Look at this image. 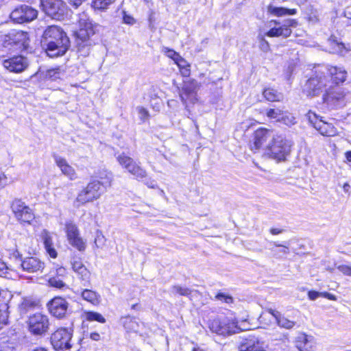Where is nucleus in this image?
<instances>
[{
  "instance_id": "obj_14",
  "label": "nucleus",
  "mask_w": 351,
  "mask_h": 351,
  "mask_svg": "<svg viewBox=\"0 0 351 351\" xmlns=\"http://www.w3.org/2000/svg\"><path fill=\"white\" fill-rule=\"evenodd\" d=\"M65 229L69 243L79 251H84L86 243L80 237V232L77 226L73 222H67L65 225Z\"/></svg>"
},
{
  "instance_id": "obj_16",
  "label": "nucleus",
  "mask_w": 351,
  "mask_h": 351,
  "mask_svg": "<svg viewBox=\"0 0 351 351\" xmlns=\"http://www.w3.org/2000/svg\"><path fill=\"white\" fill-rule=\"evenodd\" d=\"M47 306L51 315L61 319L66 315L69 304L64 298L55 297L47 303Z\"/></svg>"
},
{
  "instance_id": "obj_4",
  "label": "nucleus",
  "mask_w": 351,
  "mask_h": 351,
  "mask_svg": "<svg viewBox=\"0 0 351 351\" xmlns=\"http://www.w3.org/2000/svg\"><path fill=\"white\" fill-rule=\"evenodd\" d=\"M111 180V175H110V176H106V180L102 182L99 180H93L89 182L86 187L79 193L74 202L75 206L79 208L87 202L99 198L105 192L106 187L110 185Z\"/></svg>"
},
{
  "instance_id": "obj_49",
  "label": "nucleus",
  "mask_w": 351,
  "mask_h": 351,
  "mask_svg": "<svg viewBox=\"0 0 351 351\" xmlns=\"http://www.w3.org/2000/svg\"><path fill=\"white\" fill-rule=\"evenodd\" d=\"M337 269L344 275L351 276V264L350 265H340Z\"/></svg>"
},
{
  "instance_id": "obj_52",
  "label": "nucleus",
  "mask_w": 351,
  "mask_h": 351,
  "mask_svg": "<svg viewBox=\"0 0 351 351\" xmlns=\"http://www.w3.org/2000/svg\"><path fill=\"white\" fill-rule=\"evenodd\" d=\"M71 266L73 271L75 273L76 271L81 269V267H84V265L80 260L73 259L71 262Z\"/></svg>"
},
{
  "instance_id": "obj_51",
  "label": "nucleus",
  "mask_w": 351,
  "mask_h": 351,
  "mask_svg": "<svg viewBox=\"0 0 351 351\" xmlns=\"http://www.w3.org/2000/svg\"><path fill=\"white\" fill-rule=\"evenodd\" d=\"M137 111L139 114V117L142 121L146 120L149 117V112L143 107H137Z\"/></svg>"
},
{
  "instance_id": "obj_60",
  "label": "nucleus",
  "mask_w": 351,
  "mask_h": 351,
  "mask_svg": "<svg viewBox=\"0 0 351 351\" xmlns=\"http://www.w3.org/2000/svg\"><path fill=\"white\" fill-rule=\"evenodd\" d=\"M7 269L8 267L6 264L0 260V274H5Z\"/></svg>"
},
{
  "instance_id": "obj_23",
  "label": "nucleus",
  "mask_w": 351,
  "mask_h": 351,
  "mask_svg": "<svg viewBox=\"0 0 351 351\" xmlns=\"http://www.w3.org/2000/svg\"><path fill=\"white\" fill-rule=\"evenodd\" d=\"M271 131L265 128H260L255 131L254 134L253 145H251L252 150L260 149L267 139L271 137Z\"/></svg>"
},
{
  "instance_id": "obj_1",
  "label": "nucleus",
  "mask_w": 351,
  "mask_h": 351,
  "mask_svg": "<svg viewBox=\"0 0 351 351\" xmlns=\"http://www.w3.org/2000/svg\"><path fill=\"white\" fill-rule=\"evenodd\" d=\"M40 43L47 56L50 58L64 56L70 47V40L66 34L57 25L47 27Z\"/></svg>"
},
{
  "instance_id": "obj_54",
  "label": "nucleus",
  "mask_w": 351,
  "mask_h": 351,
  "mask_svg": "<svg viewBox=\"0 0 351 351\" xmlns=\"http://www.w3.org/2000/svg\"><path fill=\"white\" fill-rule=\"evenodd\" d=\"M260 48L263 51H267L269 49V43L264 38L263 36L260 37Z\"/></svg>"
},
{
  "instance_id": "obj_38",
  "label": "nucleus",
  "mask_w": 351,
  "mask_h": 351,
  "mask_svg": "<svg viewBox=\"0 0 351 351\" xmlns=\"http://www.w3.org/2000/svg\"><path fill=\"white\" fill-rule=\"evenodd\" d=\"M34 214L32 212V210L29 207L23 206V225L25 223L34 224Z\"/></svg>"
},
{
  "instance_id": "obj_19",
  "label": "nucleus",
  "mask_w": 351,
  "mask_h": 351,
  "mask_svg": "<svg viewBox=\"0 0 351 351\" xmlns=\"http://www.w3.org/2000/svg\"><path fill=\"white\" fill-rule=\"evenodd\" d=\"M53 157L56 165L65 176L68 177L71 180L77 178V174L75 169L68 163L65 158L57 154H54Z\"/></svg>"
},
{
  "instance_id": "obj_55",
  "label": "nucleus",
  "mask_w": 351,
  "mask_h": 351,
  "mask_svg": "<svg viewBox=\"0 0 351 351\" xmlns=\"http://www.w3.org/2000/svg\"><path fill=\"white\" fill-rule=\"evenodd\" d=\"M319 296H322V293L316 291H309L308 292V297L309 300H315L317 298H318Z\"/></svg>"
},
{
  "instance_id": "obj_5",
  "label": "nucleus",
  "mask_w": 351,
  "mask_h": 351,
  "mask_svg": "<svg viewBox=\"0 0 351 351\" xmlns=\"http://www.w3.org/2000/svg\"><path fill=\"white\" fill-rule=\"evenodd\" d=\"M208 328L212 332L223 336L230 335L241 331L238 322L233 315L219 316L210 320Z\"/></svg>"
},
{
  "instance_id": "obj_25",
  "label": "nucleus",
  "mask_w": 351,
  "mask_h": 351,
  "mask_svg": "<svg viewBox=\"0 0 351 351\" xmlns=\"http://www.w3.org/2000/svg\"><path fill=\"white\" fill-rule=\"evenodd\" d=\"M43 268L44 263L36 257H28L23 260V271L37 272Z\"/></svg>"
},
{
  "instance_id": "obj_44",
  "label": "nucleus",
  "mask_w": 351,
  "mask_h": 351,
  "mask_svg": "<svg viewBox=\"0 0 351 351\" xmlns=\"http://www.w3.org/2000/svg\"><path fill=\"white\" fill-rule=\"evenodd\" d=\"M215 298L226 304H231L234 300L231 295L221 292L215 295Z\"/></svg>"
},
{
  "instance_id": "obj_59",
  "label": "nucleus",
  "mask_w": 351,
  "mask_h": 351,
  "mask_svg": "<svg viewBox=\"0 0 351 351\" xmlns=\"http://www.w3.org/2000/svg\"><path fill=\"white\" fill-rule=\"evenodd\" d=\"M285 230L283 229L275 228H272L269 230L270 233L272 234L273 235L279 234L280 233H282Z\"/></svg>"
},
{
  "instance_id": "obj_27",
  "label": "nucleus",
  "mask_w": 351,
  "mask_h": 351,
  "mask_svg": "<svg viewBox=\"0 0 351 351\" xmlns=\"http://www.w3.org/2000/svg\"><path fill=\"white\" fill-rule=\"evenodd\" d=\"M80 295L84 300L92 304L93 305H98L101 302V295L99 293L86 287L82 289Z\"/></svg>"
},
{
  "instance_id": "obj_61",
  "label": "nucleus",
  "mask_w": 351,
  "mask_h": 351,
  "mask_svg": "<svg viewBox=\"0 0 351 351\" xmlns=\"http://www.w3.org/2000/svg\"><path fill=\"white\" fill-rule=\"evenodd\" d=\"M322 296H324L330 300H337L335 295H334L333 294H331L330 293H327V292L322 293Z\"/></svg>"
},
{
  "instance_id": "obj_12",
  "label": "nucleus",
  "mask_w": 351,
  "mask_h": 351,
  "mask_svg": "<svg viewBox=\"0 0 351 351\" xmlns=\"http://www.w3.org/2000/svg\"><path fill=\"white\" fill-rule=\"evenodd\" d=\"M45 13L51 18L60 20L66 13V5L62 0H40Z\"/></svg>"
},
{
  "instance_id": "obj_48",
  "label": "nucleus",
  "mask_w": 351,
  "mask_h": 351,
  "mask_svg": "<svg viewBox=\"0 0 351 351\" xmlns=\"http://www.w3.org/2000/svg\"><path fill=\"white\" fill-rule=\"evenodd\" d=\"M29 40H30V38H29V34L27 32L23 31V51L27 50L29 52H31L32 51L33 48L30 47L28 43V42H29Z\"/></svg>"
},
{
  "instance_id": "obj_36",
  "label": "nucleus",
  "mask_w": 351,
  "mask_h": 351,
  "mask_svg": "<svg viewBox=\"0 0 351 351\" xmlns=\"http://www.w3.org/2000/svg\"><path fill=\"white\" fill-rule=\"evenodd\" d=\"M85 317L89 322L96 321L102 324L106 322V319L97 312L87 311L85 313Z\"/></svg>"
},
{
  "instance_id": "obj_2",
  "label": "nucleus",
  "mask_w": 351,
  "mask_h": 351,
  "mask_svg": "<svg viewBox=\"0 0 351 351\" xmlns=\"http://www.w3.org/2000/svg\"><path fill=\"white\" fill-rule=\"evenodd\" d=\"M79 24L80 29L75 32V47L80 56L86 57L90 53L93 45L96 44L95 37L96 26L91 21L86 19L84 13L80 16Z\"/></svg>"
},
{
  "instance_id": "obj_15",
  "label": "nucleus",
  "mask_w": 351,
  "mask_h": 351,
  "mask_svg": "<svg viewBox=\"0 0 351 351\" xmlns=\"http://www.w3.org/2000/svg\"><path fill=\"white\" fill-rule=\"evenodd\" d=\"M298 25V21L295 19H289L283 21L281 25L278 27H273L265 34L269 37H282L287 38L291 33V27Z\"/></svg>"
},
{
  "instance_id": "obj_20",
  "label": "nucleus",
  "mask_w": 351,
  "mask_h": 351,
  "mask_svg": "<svg viewBox=\"0 0 351 351\" xmlns=\"http://www.w3.org/2000/svg\"><path fill=\"white\" fill-rule=\"evenodd\" d=\"M295 346L300 351H313L315 346L313 336L300 333L296 337Z\"/></svg>"
},
{
  "instance_id": "obj_62",
  "label": "nucleus",
  "mask_w": 351,
  "mask_h": 351,
  "mask_svg": "<svg viewBox=\"0 0 351 351\" xmlns=\"http://www.w3.org/2000/svg\"><path fill=\"white\" fill-rule=\"evenodd\" d=\"M90 337L93 341H99L100 339V335L97 332H92Z\"/></svg>"
},
{
  "instance_id": "obj_50",
  "label": "nucleus",
  "mask_w": 351,
  "mask_h": 351,
  "mask_svg": "<svg viewBox=\"0 0 351 351\" xmlns=\"http://www.w3.org/2000/svg\"><path fill=\"white\" fill-rule=\"evenodd\" d=\"M123 23L128 25H134L136 22L133 16L128 14L125 11H123Z\"/></svg>"
},
{
  "instance_id": "obj_39",
  "label": "nucleus",
  "mask_w": 351,
  "mask_h": 351,
  "mask_svg": "<svg viewBox=\"0 0 351 351\" xmlns=\"http://www.w3.org/2000/svg\"><path fill=\"white\" fill-rule=\"evenodd\" d=\"M11 208L15 217L20 221L22 219V201L21 199L14 200Z\"/></svg>"
},
{
  "instance_id": "obj_11",
  "label": "nucleus",
  "mask_w": 351,
  "mask_h": 351,
  "mask_svg": "<svg viewBox=\"0 0 351 351\" xmlns=\"http://www.w3.org/2000/svg\"><path fill=\"white\" fill-rule=\"evenodd\" d=\"M198 88V82L195 80H186L183 82L182 86L179 90V95L186 108L188 107V102L194 104L197 101Z\"/></svg>"
},
{
  "instance_id": "obj_30",
  "label": "nucleus",
  "mask_w": 351,
  "mask_h": 351,
  "mask_svg": "<svg viewBox=\"0 0 351 351\" xmlns=\"http://www.w3.org/2000/svg\"><path fill=\"white\" fill-rule=\"evenodd\" d=\"M75 274L82 287H90V272L85 266L81 267V269L76 271Z\"/></svg>"
},
{
  "instance_id": "obj_63",
  "label": "nucleus",
  "mask_w": 351,
  "mask_h": 351,
  "mask_svg": "<svg viewBox=\"0 0 351 351\" xmlns=\"http://www.w3.org/2000/svg\"><path fill=\"white\" fill-rule=\"evenodd\" d=\"M269 23V27H271L272 25H274V27H278V26L281 25L282 23H281L278 20H271Z\"/></svg>"
},
{
  "instance_id": "obj_26",
  "label": "nucleus",
  "mask_w": 351,
  "mask_h": 351,
  "mask_svg": "<svg viewBox=\"0 0 351 351\" xmlns=\"http://www.w3.org/2000/svg\"><path fill=\"white\" fill-rule=\"evenodd\" d=\"M3 66L11 72H22V56H18L12 58L5 60L3 62Z\"/></svg>"
},
{
  "instance_id": "obj_6",
  "label": "nucleus",
  "mask_w": 351,
  "mask_h": 351,
  "mask_svg": "<svg viewBox=\"0 0 351 351\" xmlns=\"http://www.w3.org/2000/svg\"><path fill=\"white\" fill-rule=\"evenodd\" d=\"M26 328L28 332L36 337H43L49 330L50 323L49 317L42 313L30 314L26 321Z\"/></svg>"
},
{
  "instance_id": "obj_47",
  "label": "nucleus",
  "mask_w": 351,
  "mask_h": 351,
  "mask_svg": "<svg viewBox=\"0 0 351 351\" xmlns=\"http://www.w3.org/2000/svg\"><path fill=\"white\" fill-rule=\"evenodd\" d=\"M38 305V302L30 298H23V309L34 308Z\"/></svg>"
},
{
  "instance_id": "obj_58",
  "label": "nucleus",
  "mask_w": 351,
  "mask_h": 351,
  "mask_svg": "<svg viewBox=\"0 0 351 351\" xmlns=\"http://www.w3.org/2000/svg\"><path fill=\"white\" fill-rule=\"evenodd\" d=\"M104 237L101 234H97L95 239V243L97 247H99L102 244Z\"/></svg>"
},
{
  "instance_id": "obj_41",
  "label": "nucleus",
  "mask_w": 351,
  "mask_h": 351,
  "mask_svg": "<svg viewBox=\"0 0 351 351\" xmlns=\"http://www.w3.org/2000/svg\"><path fill=\"white\" fill-rule=\"evenodd\" d=\"M10 17L14 23L19 24L22 23V8L14 9L11 12Z\"/></svg>"
},
{
  "instance_id": "obj_45",
  "label": "nucleus",
  "mask_w": 351,
  "mask_h": 351,
  "mask_svg": "<svg viewBox=\"0 0 351 351\" xmlns=\"http://www.w3.org/2000/svg\"><path fill=\"white\" fill-rule=\"evenodd\" d=\"M282 114V111L279 109H269L267 112V116L270 119H275L280 121Z\"/></svg>"
},
{
  "instance_id": "obj_57",
  "label": "nucleus",
  "mask_w": 351,
  "mask_h": 351,
  "mask_svg": "<svg viewBox=\"0 0 351 351\" xmlns=\"http://www.w3.org/2000/svg\"><path fill=\"white\" fill-rule=\"evenodd\" d=\"M145 180H144V183L149 187L152 189H154L157 187V183L155 180H152L151 178H147V176L144 178Z\"/></svg>"
},
{
  "instance_id": "obj_43",
  "label": "nucleus",
  "mask_w": 351,
  "mask_h": 351,
  "mask_svg": "<svg viewBox=\"0 0 351 351\" xmlns=\"http://www.w3.org/2000/svg\"><path fill=\"white\" fill-rule=\"evenodd\" d=\"M280 121H282L284 124L291 126L295 125L296 123L295 118L291 114H282Z\"/></svg>"
},
{
  "instance_id": "obj_64",
  "label": "nucleus",
  "mask_w": 351,
  "mask_h": 351,
  "mask_svg": "<svg viewBox=\"0 0 351 351\" xmlns=\"http://www.w3.org/2000/svg\"><path fill=\"white\" fill-rule=\"evenodd\" d=\"M344 16L348 19H351V8H347L343 12Z\"/></svg>"
},
{
  "instance_id": "obj_53",
  "label": "nucleus",
  "mask_w": 351,
  "mask_h": 351,
  "mask_svg": "<svg viewBox=\"0 0 351 351\" xmlns=\"http://www.w3.org/2000/svg\"><path fill=\"white\" fill-rule=\"evenodd\" d=\"M10 180L8 177L3 173H0V189L7 186Z\"/></svg>"
},
{
  "instance_id": "obj_7",
  "label": "nucleus",
  "mask_w": 351,
  "mask_h": 351,
  "mask_svg": "<svg viewBox=\"0 0 351 351\" xmlns=\"http://www.w3.org/2000/svg\"><path fill=\"white\" fill-rule=\"evenodd\" d=\"M292 145L293 142L290 139L283 135H276L269 148V155L277 161H284L290 154Z\"/></svg>"
},
{
  "instance_id": "obj_56",
  "label": "nucleus",
  "mask_w": 351,
  "mask_h": 351,
  "mask_svg": "<svg viewBox=\"0 0 351 351\" xmlns=\"http://www.w3.org/2000/svg\"><path fill=\"white\" fill-rule=\"evenodd\" d=\"M8 315L5 311H0V329L2 326L7 324Z\"/></svg>"
},
{
  "instance_id": "obj_28",
  "label": "nucleus",
  "mask_w": 351,
  "mask_h": 351,
  "mask_svg": "<svg viewBox=\"0 0 351 351\" xmlns=\"http://www.w3.org/2000/svg\"><path fill=\"white\" fill-rule=\"evenodd\" d=\"M121 323L127 332H137L139 328V324L136 319L131 316H125L121 318Z\"/></svg>"
},
{
  "instance_id": "obj_37",
  "label": "nucleus",
  "mask_w": 351,
  "mask_h": 351,
  "mask_svg": "<svg viewBox=\"0 0 351 351\" xmlns=\"http://www.w3.org/2000/svg\"><path fill=\"white\" fill-rule=\"evenodd\" d=\"M182 62L181 60L178 61L176 64L180 69V71L183 77H189L191 74L190 64L186 62L185 59L182 57Z\"/></svg>"
},
{
  "instance_id": "obj_33",
  "label": "nucleus",
  "mask_w": 351,
  "mask_h": 351,
  "mask_svg": "<svg viewBox=\"0 0 351 351\" xmlns=\"http://www.w3.org/2000/svg\"><path fill=\"white\" fill-rule=\"evenodd\" d=\"M271 244L275 247H281L282 249L279 251L275 250L273 247H269V250L273 252V256L277 258H280V254H287L289 253L288 241H285L282 244H279L277 242H271Z\"/></svg>"
},
{
  "instance_id": "obj_17",
  "label": "nucleus",
  "mask_w": 351,
  "mask_h": 351,
  "mask_svg": "<svg viewBox=\"0 0 351 351\" xmlns=\"http://www.w3.org/2000/svg\"><path fill=\"white\" fill-rule=\"evenodd\" d=\"M270 317L274 318L278 325L280 328L291 329L295 325V322L288 319L280 312L273 310L271 308L269 309L267 312L262 313L259 317V321L261 323H262L266 321L267 319H269Z\"/></svg>"
},
{
  "instance_id": "obj_40",
  "label": "nucleus",
  "mask_w": 351,
  "mask_h": 351,
  "mask_svg": "<svg viewBox=\"0 0 351 351\" xmlns=\"http://www.w3.org/2000/svg\"><path fill=\"white\" fill-rule=\"evenodd\" d=\"M114 1V0H93V7L97 10H105Z\"/></svg>"
},
{
  "instance_id": "obj_46",
  "label": "nucleus",
  "mask_w": 351,
  "mask_h": 351,
  "mask_svg": "<svg viewBox=\"0 0 351 351\" xmlns=\"http://www.w3.org/2000/svg\"><path fill=\"white\" fill-rule=\"evenodd\" d=\"M165 52L167 56L169 58H171L175 63H176L179 60H181V62H182V56L178 53L175 51L173 49H167Z\"/></svg>"
},
{
  "instance_id": "obj_10",
  "label": "nucleus",
  "mask_w": 351,
  "mask_h": 351,
  "mask_svg": "<svg viewBox=\"0 0 351 351\" xmlns=\"http://www.w3.org/2000/svg\"><path fill=\"white\" fill-rule=\"evenodd\" d=\"M307 119L322 135L334 136L337 134V128L331 123L322 119V117L309 110L306 114Z\"/></svg>"
},
{
  "instance_id": "obj_21",
  "label": "nucleus",
  "mask_w": 351,
  "mask_h": 351,
  "mask_svg": "<svg viewBox=\"0 0 351 351\" xmlns=\"http://www.w3.org/2000/svg\"><path fill=\"white\" fill-rule=\"evenodd\" d=\"M240 351H266L264 342L255 336H249L245 339L240 346Z\"/></svg>"
},
{
  "instance_id": "obj_13",
  "label": "nucleus",
  "mask_w": 351,
  "mask_h": 351,
  "mask_svg": "<svg viewBox=\"0 0 351 351\" xmlns=\"http://www.w3.org/2000/svg\"><path fill=\"white\" fill-rule=\"evenodd\" d=\"M343 97L344 95L340 88L335 85L330 84L326 89L322 97V101L328 108H337L342 106Z\"/></svg>"
},
{
  "instance_id": "obj_29",
  "label": "nucleus",
  "mask_w": 351,
  "mask_h": 351,
  "mask_svg": "<svg viewBox=\"0 0 351 351\" xmlns=\"http://www.w3.org/2000/svg\"><path fill=\"white\" fill-rule=\"evenodd\" d=\"M267 12L276 16H282L285 15H294L297 13L296 9H289L282 7H276L269 5L267 7Z\"/></svg>"
},
{
  "instance_id": "obj_8",
  "label": "nucleus",
  "mask_w": 351,
  "mask_h": 351,
  "mask_svg": "<svg viewBox=\"0 0 351 351\" xmlns=\"http://www.w3.org/2000/svg\"><path fill=\"white\" fill-rule=\"evenodd\" d=\"M73 330L68 328H59L51 335V343L57 351H69L72 348Z\"/></svg>"
},
{
  "instance_id": "obj_32",
  "label": "nucleus",
  "mask_w": 351,
  "mask_h": 351,
  "mask_svg": "<svg viewBox=\"0 0 351 351\" xmlns=\"http://www.w3.org/2000/svg\"><path fill=\"white\" fill-rule=\"evenodd\" d=\"M263 96L269 101H278L283 97L281 93L273 88L265 89L263 91Z\"/></svg>"
},
{
  "instance_id": "obj_34",
  "label": "nucleus",
  "mask_w": 351,
  "mask_h": 351,
  "mask_svg": "<svg viewBox=\"0 0 351 351\" xmlns=\"http://www.w3.org/2000/svg\"><path fill=\"white\" fill-rule=\"evenodd\" d=\"M22 38V32H17L16 35L14 33H10L9 35L5 36L4 40L3 46L7 47L12 44L17 45L20 43Z\"/></svg>"
},
{
  "instance_id": "obj_35",
  "label": "nucleus",
  "mask_w": 351,
  "mask_h": 351,
  "mask_svg": "<svg viewBox=\"0 0 351 351\" xmlns=\"http://www.w3.org/2000/svg\"><path fill=\"white\" fill-rule=\"evenodd\" d=\"M170 294H178L180 295L189 297L191 294V290L187 287H182L180 285H173L171 287Z\"/></svg>"
},
{
  "instance_id": "obj_18",
  "label": "nucleus",
  "mask_w": 351,
  "mask_h": 351,
  "mask_svg": "<svg viewBox=\"0 0 351 351\" xmlns=\"http://www.w3.org/2000/svg\"><path fill=\"white\" fill-rule=\"evenodd\" d=\"M327 76L330 81V84L337 86L343 83L347 77V72L341 67L327 66Z\"/></svg>"
},
{
  "instance_id": "obj_31",
  "label": "nucleus",
  "mask_w": 351,
  "mask_h": 351,
  "mask_svg": "<svg viewBox=\"0 0 351 351\" xmlns=\"http://www.w3.org/2000/svg\"><path fill=\"white\" fill-rule=\"evenodd\" d=\"M37 16V10L29 5H23V23L32 21Z\"/></svg>"
},
{
  "instance_id": "obj_42",
  "label": "nucleus",
  "mask_w": 351,
  "mask_h": 351,
  "mask_svg": "<svg viewBox=\"0 0 351 351\" xmlns=\"http://www.w3.org/2000/svg\"><path fill=\"white\" fill-rule=\"evenodd\" d=\"M49 284L50 285L51 287L60 289H64V288H68L66 285L62 280L56 277L51 278L49 280Z\"/></svg>"
},
{
  "instance_id": "obj_24",
  "label": "nucleus",
  "mask_w": 351,
  "mask_h": 351,
  "mask_svg": "<svg viewBox=\"0 0 351 351\" xmlns=\"http://www.w3.org/2000/svg\"><path fill=\"white\" fill-rule=\"evenodd\" d=\"M43 77L45 80L56 81L60 79L64 75V72L59 66L47 69L46 71L40 69L34 75L31 76L32 79L38 76Z\"/></svg>"
},
{
  "instance_id": "obj_3",
  "label": "nucleus",
  "mask_w": 351,
  "mask_h": 351,
  "mask_svg": "<svg viewBox=\"0 0 351 351\" xmlns=\"http://www.w3.org/2000/svg\"><path fill=\"white\" fill-rule=\"evenodd\" d=\"M312 72L313 74L304 86V92L308 97L318 96L330 86V81L326 75V66L317 65L313 68Z\"/></svg>"
},
{
  "instance_id": "obj_22",
  "label": "nucleus",
  "mask_w": 351,
  "mask_h": 351,
  "mask_svg": "<svg viewBox=\"0 0 351 351\" xmlns=\"http://www.w3.org/2000/svg\"><path fill=\"white\" fill-rule=\"evenodd\" d=\"M40 237L43 239L44 247L47 254L51 258H56L58 252L55 248L53 234L47 230H43L41 232Z\"/></svg>"
},
{
  "instance_id": "obj_9",
  "label": "nucleus",
  "mask_w": 351,
  "mask_h": 351,
  "mask_svg": "<svg viewBox=\"0 0 351 351\" xmlns=\"http://www.w3.org/2000/svg\"><path fill=\"white\" fill-rule=\"evenodd\" d=\"M116 158L119 164L136 178L143 179L146 177V171L124 152L116 154Z\"/></svg>"
}]
</instances>
